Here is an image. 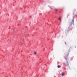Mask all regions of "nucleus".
I'll return each instance as SVG.
<instances>
[{"label": "nucleus", "instance_id": "nucleus-1", "mask_svg": "<svg viewBox=\"0 0 77 77\" xmlns=\"http://www.w3.org/2000/svg\"><path fill=\"white\" fill-rule=\"evenodd\" d=\"M64 75H65V74H64V73L62 72V76H64Z\"/></svg>", "mask_w": 77, "mask_h": 77}, {"label": "nucleus", "instance_id": "nucleus-2", "mask_svg": "<svg viewBox=\"0 0 77 77\" xmlns=\"http://www.w3.org/2000/svg\"><path fill=\"white\" fill-rule=\"evenodd\" d=\"M54 10L55 11H58L57 9L56 8Z\"/></svg>", "mask_w": 77, "mask_h": 77}, {"label": "nucleus", "instance_id": "nucleus-3", "mask_svg": "<svg viewBox=\"0 0 77 77\" xmlns=\"http://www.w3.org/2000/svg\"><path fill=\"white\" fill-rule=\"evenodd\" d=\"M74 20H73L72 22V23H74Z\"/></svg>", "mask_w": 77, "mask_h": 77}, {"label": "nucleus", "instance_id": "nucleus-4", "mask_svg": "<svg viewBox=\"0 0 77 77\" xmlns=\"http://www.w3.org/2000/svg\"><path fill=\"white\" fill-rule=\"evenodd\" d=\"M58 20H61V17H59L58 18Z\"/></svg>", "mask_w": 77, "mask_h": 77}, {"label": "nucleus", "instance_id": "nucleus-5", "mask_svg": "<svg viewBox=\"0 0 77 77\" xmlns=\"http://www.w3.org/2000/svg\"><path fill=\"white\" fill-rule=\"evenodd\" d=\"M57 67H58V68H60V65H58V66H57Z\"/></svg>", "mask_w": 77, "mask_h": 77}, {"label": "nucleus", "instance_id": "nucleus-6", "mask_svg": "<svg viewBox=\"0 0 77 77\" xmlns=\"http://www.w3.org/2000/svg\"><path fill=\"white\" fill-rule=\"evenodd\" d=\"M34 54H35V55H36V52H35Z\"/></svg>", "mask_w": 77, "mask_h": 77}, {"label": "nucleus", "instance_id": "nucleus-7", "mask_svg": "<svg viewBox=\"0 0 77 77\" xmlns=\"http://www.w3.org/2000/svg\"><path fill=\"white\" fill-rule=\"evenodd\" d=\"M66 60H67V58H66Z\"/></svg>", "mask_w": 77, "mask_h": 77}, {"label": "nucleus", "instance_id": "nucleus-8", "mask_svg": "<svg viewBox=\"0 0 77 77\" xmlns=\"http://www.w3.org/2000/svg\"><path fill=\"white\" fill-rule=\"evenodd\" d=\"M67 32H68V31H67Z\"/></svg>", "mask_w": 77, "mask_h": 77}, {"label": "nucleus", "instance_id": "nucleus-9", "mask_svg": "<svg viewBox=\"0 0 77 77\" xmlns=\"http://www.w3.org/2000/svg\"><path fill=\"white\" fill-rule=\"evenodd\" d=\"M75 48H76V47H75Z\"/></svg>", "mask_w": 77, "mask_h": 77}]
</instances>
